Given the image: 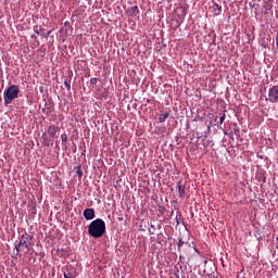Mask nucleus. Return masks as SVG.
Returning a JSON list of instances; mask_svg holds the SVG:
<instances>
[{"instance_id": "f257e3e1", "label": "nucleus", "mask_w": 278, "mask_h": 278, "mask_svg": "<svg viewBox=\"0 0 278 278\" xmlns=\"http://www.w3.org/2000/svg\"><path fill=\"white\" fill-rule=\"evenodd\" d=\"M88 233L91 238H103L105 233V222L101 218L92 220L88 226Z\"/></svg>"}, {"instance_id": "f03ea898", "label": "nucleus", "mask_w": 278, "mask_h": 278, "mask_svg": "<svg viewBox=\"0 0 278 278\" xmlns=\"http://www.w3.org/2000/svg\"><path fill=\"white\" fill-rule=\"evenodd\" d=\"M20 92H21V89L16 85H12L9 88H7L3 92L4 105H10L12 101H14L15 99H18Z\"/></svg>"}, {"instance_id": "7ed1b4c3", "label": "nucleus", "mask_w": 278, "mask_h": 278, "mask_svg": "<svg viewBox=\"0 0 278 278\" xmlns=\"http://www.w3.org/2000/svg\"><path fill=\"white\" fill-rule=\"evenodd\" d=\"M31 240H34L33 236H29L27 232L21 236L18 244L15 247L16 253H21V251H25V249H29L31 245Z\"/></svg>"}, {"instance_id": "20e7f679", "label": "nucleus", "mask_w": 278, "mask_h": 278, "mask_svg": "<svg viewBox=\"0 0 278 278\" xmlns=\"http://www.w3.org/2000/svg\"><path fill=\"white\" fill-rule=\"evenodd\" d=\"M267 101H269V103H278V86L269 88Z\"/></svg>"}, {"instance_id": "39448f33", "label": "nucleus", "mask_w": 278, "mask_h": 278, "mask_svg": "<svg viewBox=\"0 0 278 278\" xmlns=\"http://www.w3.org/2000/svg\"><path fill=\"white\" fill-rule=\"evenodd\" d=\"M177 190L180 199H186V185L180 181L177 182Z\"/></svg>"}, {"instance_id": "423d86ee", "label": "nucleus", "mask_w": 278, "mask_h": 278, "mask_svg": "<svg viewBox=\"0 0 278 278\" xmlns=\"http://www.w3.org/2000/svg\"><path fill=\"white\" fill-rule=\"evenodd\" d=\"M86 220H92L94 218V208H86L83 213Z\"/></svg>"}, {"instance_id": "0eeeda50", "label": "nucleus", "mask_w": 278, "mask_h": 278, "mask_svg": "<svg viewBox=\"0 0 278 278\" xmlns=\"http://www.w3.org/2000/svg\"><path fill=\"white\" fill-rule=\"evenodd\" d=\"M48 136H50V138H55V136H58V127L49 126Z\"/></svg>"}, {"instance_id": "6e6552de", "label": "nucleus", "mask_w": 278, "mask_h": 278, "mask_svg": "<svg viewBox=\"0 0 278 278\" xmlns=\"http://www.w3.org/2000/svg\"><path fill=\"white\" fill-rule=\"evenodd\" d=\"M168 116H170L169 113L161 114L159 116V123H166V118H168Z\"/></svg>"}, {"instance_id": "1a4fd4ad", "label": "nucleus", "mask_w": 278, "mask_h": 278, "mask_svg": "<svg viewBox=\"0 0 278 278\" xmlns=\"http://www.w3.org/2000/svg\"><path fill=\"white\" fill-rule=\"evenodd\" d=\"M225 118H227V114L223 113L219 117V123L217 124L218 127L225 123Z\"/></svg>"}, {"instance_id": "9d476101", "label": "nucleus", "mask_w": 278, "mask_h": 278, "mask_svg": "<svg viewBox=\"0 0 278 278\" xmlns=\"http://www.w3.org/2000/svg\"><path fill=\"white\" fill-rule=\"evenodd\" d=\"M64 86H65L67 92H71V80L65 79V80H64Z\"/></svg>"}, {"instance_id": "9b49d317", "label": "nucleus", "mask_w": 278, "mask_h": 278, "mask_svg": "<svg viewBox=\"0 0 278 278\" xmlns=\"http://www.w3.org/2000/svg\"><path fill=\"white\" fill-rule=\"evenodd\" d=\"M215 14H220L223 12V8L218 7V4L215 5Z\"/></svg>"}, {"instance_id": "f8f14e48", "label": "nucleus", "mask_w": 278, "mask_h": 278, "mask_svg": "<svg viewBox=\"0 0 278 278\" xmlns=\"http://www.w3.org/2000/svg\"><path fill=\"white\" fill-rule=\"evenodd\" d=\"M61 140H62V142H67V140H68V135L62 134V135H61Z\"/></svg>"}, {"instance_id": "ddd939ff", "label": "nucleus", "mask_w": 278, "mask_h": 278, "mask_svg": "<svg viewBox=\"0 0 278 278\" xmlns=\"http://www.w3.org/2000/svg\"><path fill=\"white\" fill-rule=\"evenodd\" d=\"M130 12L131 14H136V12H138V5L131 7Z\"/></svg>"}, {"instance_id": "4468645a", "label": "nucleus", "mask_w": 278, "mask_h": 278, "mask_svg": "<svg viewBox=\"0 0 278 278\" xmlns=\"http://www.w3.org/2000/svg\"><path fill=\"white\" fill-rule=\"evenodd\" d=\"M76 174L78 175L79 178L84 177V172L80 168L76 170Z\"/></svg>"}, {"instance_id": "2eb2a0df", "label": "nucleus", "mask_w": 278, "mask_h": 278, "mask_svg": "<svg viewBox=\"0 0 278 278\" xmlns=\"http://www.w3.org/2000/svg\"><path fill=\"white\" fill-rule=\"evenodd\" d=\"M63 275L65 278H73V274H71V271H65Z\"/></svg>"}, {"instance_id": "dca6fc26", "label": "nucleus", "mask_w": 278, "mask_h": 278, "mask_svg": "<svg viewBox=\"0 0 278 278\" xmlns=\"http://www.w3.org/2000/svg\"><path fill=\"white\" fill-rule=\"evenodd\" d=\"M181 247H184V240L180 239L178 242V250L181 249Z\"/></svg>"}, {"instance_id": "f3484780", "label": "nucleus", "mask_w": 278, "mask_h": 278, "mask_svg": "<svg viewBox=\"0 0 278 278\" xmlns=\"http://www.w3.org/2000/svg\"><path fill=\"white\" fill-rule=\"evenodd\" d=\"M90 84H91V85L97 84V78H91V79H90Z\"/></svg>"}, {"instance_id": "a211bd4d", "label": "nucleus", "mask_w": 278, "mask_h": 278, "mask_svg": "<svg viewBox=\"0 0 278 278\" xmlns=\"http://www.w3.org/2000/svg\"><path fill=\"white\" fill-rule=\"evenodd\" d=\"M50 35H51V30L47 33L46 38H49Z\"/></svg>"}]
</instances>
